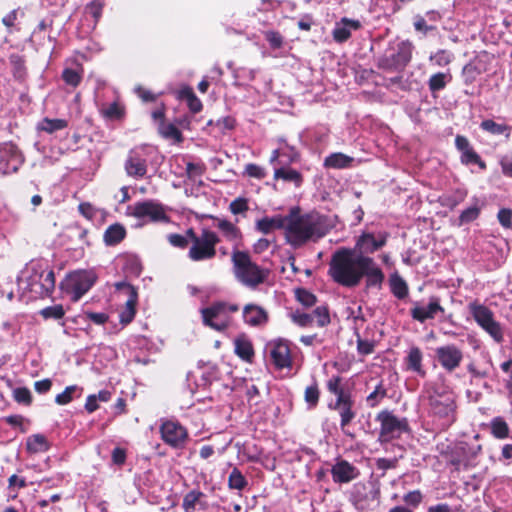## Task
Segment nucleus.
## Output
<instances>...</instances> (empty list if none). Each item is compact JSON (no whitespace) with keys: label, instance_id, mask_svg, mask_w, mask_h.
<instances>
[{"label":"nucleus","instance_id":"1","mask_svg":"<svg viewBox=\"0 0 512 512\" xmlns=\"http://www.w3.org/2000/svg\"><path fill=\"white\" fill-rule=\"evenodd\" d=\"M329 275L344 287L357 286L363 277L368 288H381L384 273L373 258L350 248L338 249L329 263Z\"/></svg>","mask_w":512,"mask_h":512},{"label":"nucleus","instance_id":"2","mask_svg":"<svg viewBox=\"0 0 512 512\" xmlns=\"http://www.w3.org/2000/svg\"><path fill=\"white\" fill-rule=\"evenodd\" d=\"M330 228L331 224L326 216L317 212L301 214L298 207H293L287 215L285 238L288 244L298 248L307 242L318 241Z\"/></svg>","mask_w":512,"mask_h":512},{"label":"nucleus","instance_id":"3","mask_svg":"<svg viewBox=\"0 0 512 512\" xmlns=\"http://www.w3.org/2000/svg\"><path fill=\"white\" fill-rule=\"evenodd\" d=\"M18 285L31 293V298L49 297L55 289L54 271L44 260H32L17 278Z\"/></svg>","mask_w":512,"mask_h":512},{"label":"nucleus","instance_id":"4","mask_svg":"<svg viewBox=\"0 0 512 512\" xmlns=\"http://www.w3.org/2000/svg\"><path fill=\"white\" fill-rule=\"evenodd\" d=\"M187 236L191 243L188 251L190 260L200 262L213 259L216 256V245L220 238L215 232L203 228L200 234H196L192 228H189Z\"/></svg>","mask_w":512,"mask_h":512},{"label":"nucleus","instance_id":"5","mask_svg":"<svg viewBox=\"0 0 512 512\" xmlns=\"http://www.w3.org/2000/svg\"><path fill=\"white\" fill-rule=\"evenodd\" d=\"M429 412L441 429L450 427L456 420L455 397L451 392L433 391L428 397Z\"/></svg>","mask_w":512,"mask_h":512},{"label":"nucleus","instance_id":"6","mask_svg":"<svg viewBox=\"0 0 512 512\" xmlns=\"http://www.w3.org/2000/svg\"><path fill=\"white\" fill-rule=\"evenodd\" d=\"M239 310L237 304L228 303L225 301L213 302L210 306L200 310L202 322L216 331H223L227 329L231 323V314Z\"/></svg>","mask_w":512,"mask_h":512},{"label":"nucleus","instance_id":"7","mask_svg":"<svg viewBox=\"0 0 512 512\" xmlns=\"http://www.w3.org/2000/svg\"><path fill=\"white\" fill-rule=\"evenodd\" d=\"M232 262L237 279L246 286L255 287L264 281V273L243 251L234 250Z\"/></svg>","mask_w":512,"mask_h":512},{"label":"nucleus","instance_id":"8","mask_svg":"<svg viewBox=\"0 0 512 512\" xmlns=\"http://www.w3.org/2000/svg\"><path fill=\"white\" fill-rule=\"evenodd\" d=\"M96 281L92 271L77 270L68 274L60 283L61 290L70 296L72 301H78L86 294Z\"/></svg>","mask_w":512,"mask_h":512},{"label":"nucleus","instance_id":"9","mask_svg":"<svg viewBox=\"0 0 512 512\" xmlns=\"http://www.w3.org/2000/svg\"><path fill=\"white\" fill-rule=\"evenodd\" d=\"M376 421L380 423V440L390 441L399 438L402 433L409 429L406 418H399L388 410H383L376 416Z\"/></svg>","mask_w":512,"mask_h":512},{"label":"nucleus","instance_id":"10","mask_svg":"<svg viewBox=\"0 0 512 512\" xmlns=\"http://www.w3.org/2000/svg\"><path fill=\"white\" fill-rule=\"evenodd\" d=\"M266 352L277 369L290 368L292 355L290 343L284 339H276L266 344Z\"/></svg>","mask_w":512,"mask_h":512},{"label":"nucleus","instance_id":"11","mask_svg":"<svg viewBox=\"0 0 512 512\" xmlns=\"http://www.w3.org/2000/svg\"><path fill=\"white\" fill-rule=\"evenodd\" d=\"M469 308L475 321L499 342L502 339V330L500 325L494 321L492 312L478 303H471Z\"/></svg>","mask_w":512,"mask_h":512},{"label":"nucleus","instance_id":"12","mask_svg":"<svg viewBox=\"0 0 512 512\" xmlns=\"http://www.w3.org/2000/svg\"><path fill=\"white\" fill-rule=\"evenodd\" d=\"M148 155L149 149L145 146L130 150L124 165L127 175L135 178L144 177L147 173Z\"/></svg>","mask_w":512,"mask_h":512},{"label":"nucleus","instance_id":"13","mask_svg":"<svg viewBox=\"0 0 512 512\" xmlns=\"http://www.w3.org/2000/svg\"><path fill=\"white\" fill-rule=\"evenodd\" d=\"M23 162V155L14 144L10 142L0 144V174L17 172Z\"/></svg>","mask_w":512,"mask_h":512},{"label":"nucleus","instance_id":"14","mask_svg":"<svg viewBox=\"0 0 512 512\" xmlns=\"http://www.w3.org/2000/svg\"><path fill=\"white\" fill-rule=\"evenodd\" d=\"M130 215L144 219L148 218L150 221H167L163 206L155 201L147 200L137 202L133 206H129Z\"/></svg>","mask_w":512,"mask_h":512},{"label":"nucleus","instance_id":"15","mask_svg":"<svg viewBox=\"0 0 512 512\" xmlns=\"http://www.w3.org/2000/svg\"><path fill=\"white\" fill-rule=\"evenodd\" d=\"M162 440L173 448H182L185 445L187 430L178 422L172 420L163 421L160 426Z\"/></svg>","mask_w":512,"mask_h":512},{"label":"nucleus","instance_id":"16","mask_svg":"<svg viewBox=\"0 0 512 512\" xmlns=\"http://www.w3.org/2000/svg\"><path fill=\"white\" fill-rule=\"evenodd\" d=\"M411 317L420 322L424 323L427 320L435 319L437 316H444L445 309L440 304V299L436 296L429 298L427 304L415 302L413 308L410 310Z\"/></svg>","mask_w":512,"mask_h":512},{"label":"nucleus","instance_id":"17","mask_svg":"<svg viewBox=\"0 0 512 512\" xmlns=\"http://www.w3.org/2000/svg\"><path fill=\"white\" fill-rule=\"evenodd\" d=\"M435 354L441 367L447 372H453L460 366L463 360L462 351L454 344L436 348Z\"/></svg>","mask_w":512,"mask_h":512},{"label":"nucleus","instance_id":"18","mask_svg":"<svg viewBox=\"0 0 512 512\" xmlns=\"http://www.w3.org/2000/svg\"><path fill=\"white\" fill-rule=\"evenodd\" d=\"M116 289L125 295H127V300L125 302L124 309L120 312V322L123 324L130 323L136 313V304H137V291L135 288L125 282L116 283Z\"/></svg>","mask_w":512,"mask_h":512},{"label":"nucleus","instance_id":"19","mask_svg":"<svg viewBox=\"0 0 512 512\" xmlns=\"http://www.w3.org/2000/svg\"><path fill=\"white\" fill-rule=\"evenodd\" d=\"M354 400L352 395L340 397L335 399L334 403L329 404V408L338 412L340 416V428L345 432V428L353 421L356 417V411L354 410Z\"/></svg>","mask_w":512,"mask_h":512},{"label":"nucleus","instance_id":"20","mask_svg":"<svg viewBox=\"0 0 512 512\" xmlns=\"http://www.w3.org/2000/svg\"><path fill=\"white\" fill-rule=\"evenodd\" d=\"M387 241L386 233H379L375 236L373 233H363L356 241V245L352 250L363 255L374 253L382 248Z\"/></svg>","mask_w":512,"mask_h":512},{"label":"nucleus","instance_id":"21","mask_svg":"<svg viewBox=\"0 0 512 512\" xmlns=\"http://www.w3.org/2000/svg\"><path fill=\"white\" fill-rule=\"evenodd\" d=\"M332 479L335 483H349L360 475L359 469L346 460H337L331 468Z\"/></svg>","mask_w":512,"mask_h":512},{"label":"nucleus","instance_id":"22","mask_svg":"<svg viewBox=\"0 0 512 512\" xmlns=\"http://www.w3.org/2000/svg\"><path fill=\"white\" fill-rule=\"evenodd\" d=\"M404 366L406 371L413 372L421 377L426 375L423 367V352L417 346H412L407 351L404 358Z\"/></svg>","mask_w":512,"mask_h":512},{"label":"nucleus","instance_id":"23","mask_svg":"<svg viewBox=\"0 0 512 512\" xmlns=\"http://www.w3.org/2000/svg\"><path fill=\"white\" fill-rule=\"evenodd\" d=\"M360 28V21L344 17L336 23L332 32L333 38L336 42L343 43L350 38L352 31H356Z\"/></svg>","mask_w":512,"mask_h":512},{"label":"nucleus","instance_id":"24","mask_svg":"<svg viewBox=\"0 0 512 512\" xmlns=\"http://www.w3.org/2000/svg\"><path fill=\"white\" fill-rule=\"evenodd\" d=\"M287 215H275L273 217H263L255 223L256 231L268 235L275 230L284 229L286 231Z\"/></svg>","mask_w":512,"mask_h":512},{"label":"nucleus","instance_id":"25","mask_svg":"<svg viewBox=\"0 0 512 512\" xmlns=\"http://www.w3.org/2000/svg\"><path fill=\"white\" fill-rule=\"evenodd\" d=\"M243 320L250 326H262L268 320L267 312L255 304H247L243 308Z\"/></svg>","mask_w":512,"mask_h":512},{"label":"nucleus","instance_id":"26","mask_svg":"<svg viewBox=\"0 0 512 512\" xmlns=\"http://www.w3.org/2000/svg\"><path fill=\"white\" fill-rule=\"evenodd\" d=\"M413 44L410 41H402L397 45V52L391 56L388 66L404 68L412 58Z\"/></svg>","mask_w":512,"mask_h":512},{"label":"nucleus","instance_id":"27","mask_svg":"<svg viewBox=\"0 0 512 512\" xmlns=\"http://www.w3.org/2000/svg\"><path fill=\"white\" fill-rule=\"evenodd\" d=\"M216 227L221 231L223 237L233 244L234 250H236L242 240L240 229L226 219H217Z\"/></svg>","mask_w":512,"mask_h":512},{"label":"nucleus","instance_id":"28","mask_svg":"<svg viewBox=\"0 0 512 512\" xmlns=\"http://www.w3.org/2000/svg\"><path fill=\"white\" fill-rule=\"evenodd\" d=\"M126 236V229L122 224L110 225L104 232L103 239L107 246L119 244Z\"/></svg>","mask_w":512,"mask_h":512},{"label":"nucleus","instance_id":"29","mask_svg":"<svg viewBox=\"0 0 512 512\" xmlns=\"http://www.w3.org/2000/svg\"><path fill=\"white\" fill-rule=\"evenodd\" d=\"M354 158L344 153H332L324 160V166L332 169H345L352 166Z\"/></svg>","mask_w":512,"mask_h":512},{"label":"nucleus","instance_id":"30","mask_svg":"<svg viewBox=\"0 0 512 512\" xmlns=\"http://www.w3.org/2000/svg\"><path fill=\"white\" fill-rule=\"evenodd\" d=\"M26 448L29 453L46 452L49 449V443L42 434H33L27 438Z\"/></svg>","mask_w":512,"mask_h":512},{"label":"nucleus","instance_id":"31","mask_svg":"<svg viewBox=\"0 0 512 512\" xmlns=\"http://www.w3.org/2000/svg\"><path fill=\"white\" fill-rule=\"evenodd\" d=\"M480 127L495 136H504L505 138H509L510 136V127L504 123H498L494 120H484L481 122Z\"/></svg>","mask_w":512,"mask_h":512},{"label":"nucleus","instance_id":"32","mask_svg":"<svg viewBox=\"0 0 512 512\" xmlns=\"http://www.w3.org/2000/svg\"><path fill=\"white\" fill-rule=\"evenodd\" d=\"M389 284L391 292L396 298L404 299L408 295L407 283L397 273L390 276Z\"/></svg>","mask_w":512,"mask_h":512},{"label":"nucleus","instance_id":"33","mask_svg":"<svg viewBox=\"0 0 512 512\" xmlns=\"http://www.w3.org/2000/svg\"><path fill=\"white\" fill-rule=\"evenodd\" d=\"M68 126V122L65 119H50L44 118L37 124L39 131L52 134L56 131L63 130Z\"/></svg>","mask_w":512,"mask_h":512},{"label":"nucleus","instance_id":"34","mask_svg":"<svg viewBox=\"0 0 512 512\" xmlns=\"http://www.w3.org/2000/svg\"><path fill=\"white\" fill-rule=\"evenodd\" d=\"M234 351L241 359L246 361H249L254 355L251 342L244 337L235 339Z\"/></svg>","mask_w":512,"mask_h":512},{"label":"nucleus","instance_id":"35","mask_svg":"<svg viewBox=\"0 0 512 512\" xmlns=\"http://www.w3.org/2000/svg\"><path fill=\"white\" fill-rule=\"evenodd\" d=\"M274 177L276 179H283L287 182H292L296 186H299L302 183V176L301 174L292 168H279L275 170Z\"/></svg>","mask_w":512,"mask_h":512},{"label":"nucleus","instance_id":"36","mask_svg":"<svg viewBox=\"0 0 512 512\" xmlns=\"http://www.w3.org/2000/svg\"><path fill=\"white\" fill-rule=\"evenodd\" d=\"M387 396V389L382 382H379L375 389L366 397V405L370 408L377 407L381 401Z\"/></svg>","mask_w":512,"mask_h":512},{"label":"nucleus","instance_id":"37","mask_svg":"<svg viewBox=\"0 0 512 512\" xmlns=\"http://www.w3.org/2000/svg\"><path fill=\"white\" fill-rule=\"evenodd\" d=\"M100 111L102 115L108 119H119L124 114L123 106L117 101L110 104H102Z\"/></svg>","mask_w":512,"mask_h":512},{"label":"nucleus","instance_id":"38","mask_svg":"<svg viewBox=\"0 0 512 512\" xmlns=\"http://www.w3.org/2000/svg\"><path fill=\"white\" fill-rule=\"evenodd\" d=\"M248 485V482L242 472L238 468H233L228 477V487L235 490H243Z\"/></svg>","mask_w":512,"mask_h":512},{"label":"nucleus","instance_id":"39","mask_svg":"<svg viewBox=\"0 0 512 512\" xmlns=\"http://www.w3.org/2000/svg\"><path fill=\"white\" fill-rule=\"evenodd\" d=\"M451 76L449 73H436L433 74L428 81L430 91L436 92L445 88L446 84L450 81Z\"/></svg>","mask_w":512,"mask_h":512},{"label":"nucleus","instance_id":"40","mask_svg":"<svg viewBox=\"0 0 512 512\" xmlns=\"http://www.w3.org/2000/svg\"><path fill=\"white\" fill-rule=\"evenodd\" d=\"M490 426L491 433L494 437L498 439H504L508 437L509 426L501 417H495L492 419Z\"/></svg>","mask_w":512,"mask_h":512},{"label":"nucleus","instance_id":"41","mask_svg":"<svg viewBox=\"0 0 512 512\" xmlns=\"http://www.w3.org/2000/svg\"><path fill=\"white\" fill-rule=\"evenodd\" d=\"M204 496V494L199 490H192L188 492L183 499V509L185 512H192L195 509L197 503L200 502V499Z\"/></svg>","mask_w":512,"mask_h":512},{"label":"nucleus","instance_id":"42","mask_svg":"<svg viewBox=\"0 0 512 512\" xmlns=\"http://www.w3.org/2000/svg\"><path fill=\"white\" fill-rule=\"evenodd\" d=\"M341 380V377L336 375L332 376L327 381V389L330 393L336 396V399L350 395V393L345 391L344 388L341 386Z\"/></svg>","mask_w":512,"mask_h":512},{"label":"nucleus","instance_id":"43","mask_svg":"<svg viewBox=\"0 0 512 512\" xmlns=\"http://www.w3.org/2000/svg\"><path fill=\"white\" fill-rule=\"evenodd\" d=\"M104 3L101 0H93L85 7V12L91 15L94 19L92 28L94 29L102 16Z\"/></svg>","mask_w":512,"mask_h":512},{"label":"nucleus","instance_id":"44","mask_svg":"<svg viewBox=\"0 0 512 512\" xmlns=\"http://www.w3.org/2000/svg\"><path fill=\"white\" fill-rule=\"evenodd\" d=\"M181 94L182 97L187 100L188 107L193 113H198L202 110L203 106L201 101L196 97L191 89H184Z\"/></svg>","mask_w":512,"mask_h":512},{"label":"nucleus","instance_id":"45","mask_svg":"<svg viewBox=\"0 0 512 512\" xmlns=\"http://www.w3.org/2000/svg\"><path fill=\"white\" fill-rule=\"evenodd\" d=\"M304 399L308 405V408L313 409L317 406L319 401V389L316 384L306 387Z\"/></svg>","mask_w":512,"mask_h":512},{"label":"nucleus","instance_id":"46","mask_svg":"<svg viewBox=\"0 0 512 512\" xmlns=\"http://www.w3.org/2000/svg\"><path fill=\"white\" fill-rule=\"evenodd\" d=\"M313 324L316 323L319 327H324L330 322L328 309L324 306L317 307L312 313Z\"/></svg>","mask_w":512,"mask_h":512},{"label":"nucleus","instance_id":"47","mask_svg":"<svg viewBox=\"0 0 512 512\" xmlns=\"http://www.w3.org/2000/svg\"><path fill=\"white\" fill-rule=\"evenodd\" d=\"M65 314L64 308L62 305L57 304L54 306H49L40 311V315L45 319H61Z\"/></svg>","mask_w":512,"mask_h":512},{"label":"nucleus","instance_id":"48","mask_svg":"<svg viewBox=\"0 0 512 512\" xmlns=\"http://www.w3.org/2000/svg\"><path fill=\"white\" fill-rule=\"evenodd\" d=\"M461 162L466 165L478 164L481 168H485L484 162L481 161L479 155L472 147L461 154Z\"/></svg>","mask_w":512,"mask_h":512},{"label":"nucleus","instance_id":"49","mask_svg":"<svg viewBox=\"0 0 512 512\" xmlns=\"http://www.w3.org/2000/svg\"><path fill=\"white\" fill-rule=\"evenodd\" d=\"M13 397L16 402L24 405H30L32 402V395L28 388L18 387L13 390Z\"/></svg>","mask_w":512,"mask_h":512},{"label":"nucleus","instance_id":"50","mask_svg":"<svg viewBox=\"0 0 512 512\" xmlns=\"http://www.w3.org/2000/svg\"><path fill=\"white\" fill-rule=\"evenodd\" d=\"M414 28L416 31L422 33L423 35L428 34L430 31H433L436 29V26L434 24H428L426 18L420 15H416L414 17L413 22Z\"/></svg>","mask_w":512,"mask_h":512},{"label":"nucleus","instance_id":"51","mask_svg":"<svg viewBox=\"0 0 512 512\" xmlns=\"http://www.w3.org/2000/svg\"><path fill=\"white\" fill-rule=\"evenodd\" d=\"M62 78L67 85H70L72 87L78 86L81 82L80 73L71 68L64 69L62 73Z\"/></svg>","mask_w":512,"mask_h":512},{"label":"nucleus","instance_id":"52","mask_svg":"<svg viewBox=\"0 0 512 512\" xmlns=\"http://www.w3.org/2000/svg\"><path fill=\"white\" fill-rule=\"evenodd\" d=\"M453 59V55L446 50H439L430 56V60L434 61L437 66H447Z\"/></svg>","mask_w":512,"mask_h":512},{"label":"nucleus","instance_id":"53","mask_svg":"<svg viewBox=\"0 0 512 512\" xmlns=\"http://www.w3.org/2000/svg\"><path fill=\"white\" fill-rule=\"evenodd\" d=\"M78 390H79V388L76 385L66 387L62 393H60L56 396L55 402L59 405L68 404L73 399V395Z\"/></svg>","mask_w":512,"mask_h":512},{"label":"nucleus","instance_id":"54","mask_svg":"<svg viewBox=\"0 0 512 512\" xmlns=\"http://www.w3.org/2000/svg\"><path fill=\"white\" fill-rule=\"evenodd\" d=\"M294 323L301 327H307L313 325V315L311 313H303L296 311L291 315Z\"/></svg>","mask_w":512,"mask_h":512},{"label":"nucleus","instance_id":"55","mask_svg":"<svg viewBox=\"0 0 512 512\" xmlns=\"http://www.w3.org/2000/svg\"><path fill=\"white\" fill-rule=\"evenodd\" d=\"M297 300L304 306L310 307L316 303V297L311 292L305 289H298L296 291Z\"/></svg>","mask_w":512,"mask_h":512},{"label":"nucleus","instance_id":"56","mask_svg":"<svg viewBox=\"0 0 512 512\" xmlns=\"http://www.w3.org/2000/svg\"><path fill=\"white\" fill-rule=\"evenodd\" d=\"M24 15L23 11L19 8L10 11L7 15L2 18V23L7 29H11L15 26L16 21L19 17Z\"/></svg>","mask_w":512,"mask_h":512},{"label":"nucleus","instance_id":"57","mask_svg":"<svg viewBox=\"0 0 512 512\" xmlns=\"http://www.w3.org/2000/svg\"><path fill=\"white\" fill-rule=\"evenodd\" d=\"M168 241L172 246L182 249L186 248L190 243V240L187 236V232L185 233V235L169 234Z\"/></svg>","mask_w":512,"mask_h":512},{"label":"nucleus","instance_id":"58","mask_svg":"<svg viewBox=\"0 0 512 512\" xmlns=\"http://www.w3.org/2000/svg\"><path fill=\"white\" fill-rule=\"evenodd\" d=\"M229 209L234 215L242 214L248 210L247 200L239 197L230 203Z\"/></svg>","mask_w":512,"mask_h":512},{"label":"nucleus","instance_id":"59","mask_svg":"<svg viewBox=\"0 0 512 512\" xmlns=\"http://www.w3.org/2000/svg\"><path fill=\"white\" fill-rule=\"evenodd\" d=\"M160 132L165 138L180 140L181 133L173 124H161Z\"/></svg>","mask_w":512,"mask_h":512},{"label":"nucleus","instance_id":"60","mask_svg":"<svg viewBox=\"0 0 512 512\" xmlns=\"http://www.w3.org/2000/svg\"><path fill=\"white\" fill-rule=\"evenodd\" d=\"M422 498V493L419 490H414L407 493L404 496L403 500L405 501L406 504L413 507H417L421 503Z\"/></svg>","mask_w":512,"mask_h":512},{"label":"nucleus","instance_id":"61","mask_svg":"<svg viewBox=\"0 0 512 512\" xmlns=\"http://www.w3.org/2000/svg\"><path fill=\"white\" fill-rule=\"evenodd\" d=\"M245 173L253 178L262 179L265 177V170L256 164H247L245 167Z\"/></svg>","mask_w":512,"mask_h":512},{"label":"nucleus","instance_id":"62","mask_svg":"<svg viewBox=\"0 0 512 512\" xmlns=\"http://www.w3.org/2000/svg\"><path fill=\"white\" fill-rule=\"evenodd\" d=\"M479 215V208L477 206H472L465 209L460 215L461 223H468L475 220Z\"/></svg>","mask_w":512,"mask_h":512},{"label":"nucleus","instance_id":"63","mask_svg":"<svg viewBox=\"0 0 512 512\" xmlns=\"http://www.w3.org/2000/svg\"><path fill=\"white\" fill-rule=\"evenodd\" d=\"M266 40L274 49L280 48L283 44V38L278 32L268 31L266 33Z\"/></svg>","mask_w":512,"mask_h":512},{"label":"nucleus","instance_id":"64","mask_svg":"<svg viewBox=\"0 0 512 512\" xmlns=\"http://www.w3.org/2000/svg\"><path fill=\"white\" fill-rule=\"evenodd\" d=\"M357 350L362 355H369L374 351V343L368 340L358 339Z\"/></svg>","mask_w":512,"mask_h":512}]
</instances>
